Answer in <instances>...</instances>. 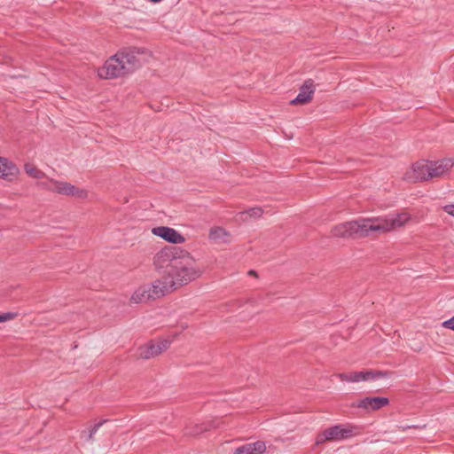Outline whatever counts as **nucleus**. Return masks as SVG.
<instances>
[{"mask_svg":"<svg viewBox=\"0 0 454 454\" xmlns=\"http://www.w3.org/2000/svg\"><path fill=\"white\" fill-rule=\"evenodd\" d=\"M444 211L450 215L454 216V205H447L444 207Z\"/></svg>","mask_w":454,"mask_h":454,"instance_id":"obj_28","label":"nucleus"},{"mask_svg":"<svg viewBox=\"0 0 454 454\" xmlns=\"http://www.w3.org/2000/svg\"><path fill=\"white\" fill-rule=\"evenodd\" d=\"M152 233L172 244H183L184 237L173 228L159 226L152 229Z\"/></svg>","mask_w":454,"mask_h":454,"instance_id":"obj_11","label":"nucleus"},{"mask_svg":"<svg viewBox=\"0 0 454 454\" xmlns=\"http://www.w3.org/2000/svg\"><path fill=\"white\" fill-rule=\"evenodd\" d=\"M453 166L454 161L450 158L429 160L430 179L444 176Z\"/></svg>","mask_w":454,"mask_h":454,"instance_id":"obj_10","label":"nucleus"},{"mask_svg":"<svg viewBox=\"0 0 454 454\" xmlns=\"http://www.w3.org/2000/svg\"><path fill=\"white\" fill-rule=\"evenodd\" d=\"M387 375L386 372L381 371H361V372H352L348 373H339L336 376L341 381L347 382H360V381H368L373 380L379 378H383Z\"/></svg>","mask_w":454,"mask_h":454,"instance_id":"obj_8","label":"nucleus"},{"mask_svg":"<svg viewBox=\"0 0 454 454\" xmlns=\"http://www.w3.org/2000/svg\"><path fill=\"white\" fill-rule=\"evenodd\" d=\"M152 300L164 296L170 289L174 287L173 279L164 276L161 279H157L153 283L146 284Z\"/></svg>","mask_w":454,"mask_h":454,"instance_id":"obj_9","label":"nucleus"},{"mask_svg":"<svg viewBox=\"0 0 454 454\" xmlns=\"http://www.w3.org/2000/svg\"><path fill=\"white\" fill-rule=\"evenodd\" d=\"M127 72L122 64L119 52L109 58L105 65L98 69V75L104 79H111L126 74Z\"/></svg>","mask_w":454,"mask_h":454,"instance_id":"obj_5","label":"nucleus"},{"mask_svg":"<svg viewBox=\"0 0 454 454\" xmlns=\"http://www.w3.org/2000/svg\"><path fill=\"white\" fill-rule=\"evenodd\" d=\"M266 450V443L263 441H257L244 444L235 450L236 454H262Z\"/></svg>","mask_w":454,"mask_h":454,"instance_id":"obj_15","label":"nucleus"},{"mask_svg":"<svg viewBox=\"0 0 454 454\" xmlns=\"http://www.w3.org/2000/svg\"><path fill=\"white\" fill-rule=\"evenodd\" d=\"M206 430H207V427L206 426H204V425H201L200 427L196 426L194 430L187 429L186 434L195 435V434H200V433H202L203 431H206Z\"/></svg>","mask_w":454,"mask_h":454,"instance_id":"obj_24","label":"nucleus"},{"mask_svg":"<svg viewBox=\"0 0 454 454\" xmlns=\"http://www.w3.org/2000/svg\"><path fill=\"white\" fill-rule=\"evenodd\" d=\"M159 356L155 341H150L147 344L139 347L137 356L143 359H150Z\"/></svg>","mask_w":454,"mask_h":454,"instance_id":"obj_18","label":"nucleus"},{"mask_svg":"<svg viewBox=\"0 0 454 454\" xmlns=\"http://www.w3.org/2000/svg\"><path fill=\"white\" fill-rule=\"evenodd\" d=\"M326 430H325L322 434H320L316 440V444H321L325 441H330L329 438H326Z\"/></svg>","mask_w":454,"mask_h":454,"instance_id":"obj_25","label":"nucleus"},{"mask_svg":"<svg viewBox=\"0 0 454 454\" xmlns=\"http://www.w3.org/2000/svg\"><path fill=\"white\" fill-rule=\"evenodd\" d=\"M152 2H154V3H157V2H160V0H151Z\"/></svg>","mask_w":454,"mask_h":454,"instance_id":"obj_30","label":"nucleus"},{"mask_svg":"<svg viewBox=\"0 0 454 454\" xmlns=\"http://www.w3.org/2000/svg\"><path fill=\"white\" fill-rule=\"evenodd\" d=\"M403 178L409 182L430 179L429 160H421L412 164L404 173Z\"/></svg>","mask_w":454,"mask_h":454,"instance_id":"obj_6","label":"nucleus"},{"mask_svg":"<svg viewBox=\"0 0 454 454\" xmlns=\"http://www.w3.org/2000/svg\"><path fill=\"white\" fill-rule=\"evenodd\" d=\"M326 430V438L330 441H340L349 437L352 431L348 428L343 427L340 425L329 427Z\"/></svg>","mask_w":454,"mask_h":454,"instance_id":"obj_16","label":"nucleus"},{"mask_svg":"<svg viewBox=\"0 0 454 454\" xmlns=\"http://www.w3.org/2000/svg\"><path fill=\"white\" fill-rule=\"evenodd\" d=\"M14 317V314L12 313H4L0 314V322H5L11 320Z\"/></svg>","mask_w":454,"mask_h":454,"instance_id":"obj_27","label":"nucleus"},{"mask_svg":"<svg viewBox=\"0 0 454 454\" xmlns=\"http://www.w3.org/2000/svg\"><path fill=\"white\" fill-rule=\"evenodd\" d=\"M125 70L128 73L133 72L141 67L145 59V51L141 49H132L127 51L119 52Z\"/></svg>","mask_w":454,"mask_h":454,"instance_id":"obj_7","label":"nucleus"},{"mask_svg":"<svg viewBox=\"0 0 454 454\" xmlns=\"http://www.w3.org/2000/svg\"><path fill=\"white\" fill-rule=\"evenodd\" d=\"M233 454H236L235 452Z\"/></svg>","mask_w":454,"mask_h":454,"instance_id":"obj_31","label":"nucleus"},{"mask_svg":"<svg viewBox=\"0 0 454 454\" xmlns=\"http://www.w3.org/2000/svg\"><path fill=\"white\" fill-rule=\"evenodd\" d=\"M228 232L221 227H214L209 231V239L215 242H226Z\"/></svg>","mask_w":454,"mask_h":454,"instance_id":"obj_20","label":"nucleus"},{"mask_svg":"<svg viewBox=\"0 0 454 454\" xmlns=\"http://www.w3.org/2000/svg\"><path fill=\"white\" fill-rule=\"evenodd\" d=\"M19 173L14 163L7 158L0 157V178L11 181Z\"/></svg>","mask_w":454,"mask_h":454,"instance_id":"obj_14","label":"nucleus"},{"mask_svg":"<svg viewBox=\"0 0 454 454\" xmlns=\"http://www.w3.org/2000/svg\"><path fill=\"white\" fill-rule=\"evenodd\" d=\"M263 211L261 207H251L247 211L239 213L238 217L240 221H247L249 219H257L262 216Z\"/></svg>","mask_w":454,"mask_h":454,"instance_id":"obj_19","label":"nucleus"},{"mask_svg":"<svg viewBox=\"0 0 454 454\" xmlns=\"http://www.w3.org/2000/svg\"><path fill=\"white\" fill-rule=\"evenodd\" d=\"M150 300H152V297L150 295V291H148L146 284L137 288L130 297V302L136 304L146 302Z\"/></svg>","mask_w":454,"mask_h":454,"instance_id":"obj_17","label":"nucleus"},{"mask_svg":"<svg viewBox=\"0 0 454 454\" xmlns=\"http://www.w3.org/2000/svg\"><path fill=\"white\" fill-rule=\"evenodd\" d=\"M388 402L386 397H365L353 405L366 411H376L387 405Z\"/></svg>","mask_w":454,"mask_h":454,"instance_id":"obj_13","label":"nucleus"},{"mask_svg":"<svg viewBox=\"0 0 454 454\" xmlns=\"http://www.w3.org/2000/svg\"><path fill=\"white\" fill-rule=\"evenodd\" d=\"M106 420H102L97 424H95L88 431H83L82 433V436L86 438L87 440H91L93 435L97 433L98 428L106 422Z\"/></svg>","mask_w":454,"mask_h":454,"instance_id":"obj_22","label":"nucleus"},{"mask_svg":"<svg viewBox=\"0 0 454 454\" xmlns=\"http://www.w3.org/2000/svg\"><path fill=\"white\" fill-rule=\"evenodd\" d=\"M183 252L176 247H165L155 254L153 265L158 270H166L168 274V270L174 267V261H177Z\"/></svg>","mask_w":454,"mask_h":454,"instance_id":"obj_4","label":"nucleus"},{"mask_svg":"<svg viewBox=\"0 0 454 454\" xmlns=\"http://www.w3.org/2000/svg\"><path fill=\"white\" fill-rule=\"evenodd\" d=\"M316 86L311 79L304 82L300 88L299 93L290 103L291 105H305L311 101Z\"/></svg>","mask_w":454,"mask_h":454,"instance_id":"obj_12","label":"nucleus"},{"mask_svg":"<svg viewBox=\"0 0 454 454\" xmlns=\"http://www.w3.org/2000/svg\"><path fill=\"white\" fill-rule=\"evenodd\" d=\"M40 185L50 191L61 195L74 196L78 199H84L88 196V192L80 189L68 182L49 179L47 182L40 183Z\"/></svg>","mask_w":454,"mask_h":454,"instance_id":"obj_3","label":"nucleus"},{"mask_svg":"<svg viewBox=\"0 0 454 454\" xmlns=\"http://www.w3.org/2000/svg\"><path fill=\"white\" fill-rule=\"evenodd\" d=\"M442 325L445 327V328H448V329H450V330H454V316L450 318L449 320H446L442 323Z\"/></svg>","mask_w":454,"mask_h":454,"instance_id":"obj_26","label":"nucleus"},{"mask_svg":"<svg viewBox=\"0 0 454 454\" xmlns=\"http://www.w3.org/2000/svg\"><path fill=\"white\" fill-rule=\"evenodd\" d=\"M173 340H174V338L164 339V340H160L155 341L156 347H157V351H158L159 355L168 348V347L172 343Z\"/></svg>","mask_w":454,"mask_h":454,"instance_id":"obj_23","label":"nucleus"},{"mask_svg":"<svg viewBox=\"0 0 454 454\" xmlns=\"http://www.w3.org/2000/svg\"><path fill=\"white\" fill-rule=\"evenodd\" d=\"M249 274L254 275V274H255V272L254 270H250Z\"/></svg>","mask_w":454,"mask_h":454,"instance_id":"obj_29","label":"nucleus"},{"mask_svg":"<svg viewBox=\"0 0 454 454\" xmlns=\"http://www.w3.org/2000/svg\"><path fill=\"white\" fill-rule=\"evenodd\" d=\"M411 218V215L405 211L389 214L385 216L360 217L335 225L332 229L331 233L336 238H366L374 234H383L402 228Z\"/></svg>","mask_w":454,"mask_h":454,"instance_id":"obj_1","label":"nucleus"},{"mask_svg":"<svg viewBox=\"0 0 454 454\" xmlns=\"http://www.w3.org/2000/svg\"><path fill=\"white\" fill-rule=\"evenodd\" d=\"M203 270L197 264L194 258L188 253L183 252L174 267L168 270V277L173 279L174 287L186 285L201 276Z\"/></svg>","mask_w":454,"mask_h":454,"instance_id":"obj_2","label":"nucleus"},{"mask_svg":"<svg viewBox=\"0 0 454 454\" xmlns=\"http://www.w3.org/2000/svg\"><path fill=\"white\" fill-rule=\"evenodd\" d=\"M24 168L26 173L32 178L42 179L45 176V174L33 164L27 163Z\"/></svg>","mask_w":454,"mask_h":454,"instance_id":"obj_21","label":"nucleus"}]
</instances>
